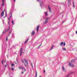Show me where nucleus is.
<instances>
[{"instance_id": "nucleus-1", "label": "nucleus", "mask_w": 77, "mask_h": 77, "mask_svg": "<svg viewBox=\"0 0 77 77\" xmlns=\"http://www.w3.org/2000/svg\"><path fill=\"white\" fill-rule=\"evenodd\" d=\"M22 62L23 63L24 65L26 66V67H27L29 64H28V62H27V60L26 59H24V60H22Z\"/></svg>"}, {"instance_id": "nucleus-2", "label": "nucleus", "mask_w": 77, "mask_h": 77, "mask_svg": "<svg viewBox=\"0 0 77 77\" xmlns=\"http://www.w3.org/2000/svg\"><path fill=\"white\" fill-rule=\"evenodd\" d=\"M48 20H49V17H47L45 19L44 24H45L48 22Z\"/></svg>"}, {"instance_id": "nucleus-3", "label": "nucleus", "mask_w": 77, "mask_h": 77, "mask_svg": "<svg viewBox=\"0 0 77 77\" xmlns=\"http://www.w3.org/2000/svg\"><path fill=\"white\" fill-rule=\"evenodd\" d=\"M69 65L71 67H74V65L72 64L71 62L69 63Z\"/></svg>"}, {"instance_id": "nucleus-4", "label": "nucleus", "mask_w": 77, "mask_h": 77, "mask_svg": "<svg viewBox=\"0 0 77 77\" xmlns=\"http://www.w3.org/2000/svg\"><path fill=\"white\" fill-rule=\"evenodd\" d=\"M66 44L65 43V42H61L60 44V45H61V46H62V45H63V46H65V45H66Z\"/></svg>"}, {"instance_id": "nucleus-5", "label": "nucleus", "mask_w": 77, "mask_h": 77, "mask_svg": "<svg viewBox=\"0 0 77 77\" xmlns=\"http://www.w3.org/2000/svg\"><path fill=\"white\" fill-rule=\"evenodd\" d=\"M62 69L63 71L64 72H66V70L65 69V67H64V66H63L62 67Z\"/></svg>"}, {"instance_id": "nucleus-6", "label": "nucleus", "mask_w": 77, "mask_h": 77, "mask_svg": "<svg viewBox=\"0 0 77 77\" xmlns=\"http://www.w3.org/2000/svg\"><path fill=\"white\" fill-rule=\"evenodd\" d=\"M20 56L22 55V53H24V52L23 51V48H21L20 49Z\"/></svg>"}, {"instance_id": "nucleus-7", "label": "nucleus", "mask_w": 77, "mask_h": 77, "mask_svg": "<svg viewBox=\"0 0 77 77\" xmlns=\"http://www.w3.org/2000/svg\"><path fill=\"white\" fill-rule=\"evenodd\" d=\"M48 8L49 12L51 13V12H52V11H51V8H50V7L48 6Z\"/></svg>"}, {"instance_id": "nucleus-8", "label": "nucleus", "mask_w": 77, "mask_h": 77, "mask_svg": "<svg viewBox=\"0 0 77 77\" xmlns=\"http://www.w3.org/2000/svg\"><path fill=\"white\" fill-rule=\"evenodd\" d=\"M62 50L63 51H66V48H62Z\"/></svg>"}, {"instance_id": "nucleus-9", "label": "nucleus", "mask_w": 77, "mask_h": 77, "mask_svg": "<svg viewBox=\"0 0 77 77\" xmlns=\"http://www.w3.org/2000/svg\"><path fill=\"white\" fill-rule=\"evenodd\" d=\"M4 11L2 12L1 13V17H3V15H4V11Z\"/></svg>"}, {"instance_id": "nucleus-10", "label": "nucleus", "mask_w": 77, "mask_h": 77, "mask_svg": "<svg viewBox=\"0 0 77 77\" xmlns=\"http://www.w3.org/2000/svg\"><path fill=\"white\" fill-rule=\"evenodd\" d=\"M45 16H48V12L46 11L45 12Z\"/></svg>"}, {"instance_id": "nucleus-11", "label": "nucleus", "mask_w": 77, "mask_h": 77, "mask_svg": "<svg viewBox=\"0 0 77 77\" xmlns=\"http://www.w3.org/2000/svg\"><path fill=\"white\" fill-rule=\"evenodd\" d=\"M21 69L23 70L24 71H26V69H25V68H24V67H21Z\"/></svg>"}, {"instance_id": "nucleus-12", "label": "nucleus", "mask_w": 77, "mask_h": 77, "mask_svg": "<svg viewBox=\"0 0 77 77\" xmlns=\"http://www.w3.org/2000/svg\"><path fill=\"white\" fill-rule=\"evenodd\" d=\"M39 26H38L37 27V32H38V30H39Z\"/></svg>"}, {"instance_id": "nucleus-13", "label": "nucleus", "mask_w": 77, "mask_h": 77, "mask_svg": "<svg viewBox=\"0 0 77 77\" xmlns=\"http://www.w3.org/2000/svg\"><path fill=\"white\" fill-rule=\"evenodd\" d=\"M35 31H32L31 33L32 35H35Z\"/></svg>"}, {"instance_id": "nucleus-14", "label": "nucleus", "mask_w": 77, "mask_h": 77, "mask_svg": "<svg viewBox=\"0 0 77 77\" xmlns=\"http://www.w3.org/2000/svg\"><path fill=\"white\" fill-rule=\"evenodd\" d=\"M28 41H29V38H28L25 41V44H26V43H27V42Z\"/></svg>"}, {"instance_id": "nucleus-15", "label": "nucleus", "mask_w": 77, "mask_h": 77, "mask_svg": "<svg viewBox=\"0 0 77 77\" xmlns=\"http://www.w3.org/2000/svg\"><path fill=\"white\" fill-rule=\"evenodd\" d=\"M42 45V43H41V45H39L38 47V48H39Z\"/></svg>"}, {"instance_id": "nucleus-16", "label": "nucleus", "mask_w": 77, "mask_h": 77, "mask_svg": "<svg viewBox=\"0 0 77 77\" xmlns=\"http://www.w3.org/2000/svg\"><path fill=\"white\" fill-rule=\"evenodd\" d=\"M35 74H36V75L35 76V77H37V72L36 71H35Z\"/></svg>"}, {"instance_id": "nucleus-17", "label": "nucleus", "mask_w": 77, "mask_h": 77, "mask_svg": "<svg viewBox=\"0 0 77 77\" xmlns=\"http://www.w3.org/2000/svg\"><path fill=\"white\" fill-rule=\"evenodd\" d=\"M72 73H74L73 72H72L71 73H70L69 74V75H71V74H72Z\"/></svg>"}, {"instance_id": "nucleus-18", "label": "nucleus", "mask_w": 77, "mask_h": 77, "mask_svg": "<svg viewBox=\"0 0 77 77\" xmlns=\"http://www.w3.org/2000/svg\"><path fill=\"white\" fill-rule=\"evenodd\" d=\"M40 4L41 5H42V2H40Z\"/></svg>"}, {"instance_id": "nucleus-19", "label": "nucleus", "mask_w": 77, "mask_h": 77, "mask_svg": "<svg viewBox=\"0 0 77 77\" xmlns=\"http://www.w3.org/2000/svg\"><path fill=\"white\" fill-rule=\"evenodd\" d=\"M14 66V64H11V66Z\"/></svg>"}, {"instance_id": "nucleus-20", "label": "nucleus", "mask_w": 77, "mask_h": 77, "mask_svg": "<svg viewBox=\"0 0 77 77\" xmlns=\"http://www.w3.org/2000/svg\"><path fill=\"white\" fill-rule=\"evenodd\" d=\"M5 14H6L5 17H6V16H7V13L6 12V11H5Z\"/></svg>"}, {"instance_id": "nucleus-21", "label": "nucleus", "mask_w": 77, "mask_h": 77, "mask_svg": "<svg viewBox=\"0 0 77 77\" xmlns=\"http://www.w3.org/2000/svg\"><path fill=\"white\" fill-rule=\"evenodd\" d=\"M11 70H12V71H14V68H11Z\"/></svg>"}, {"instance_id": "nucleus-22", "label": "nucleus", "mask_w": 77, "mask_h": 77, "mask_svg": "<svg viewBox=\"0 0 77 77\" xmlns=\"http://www.w3.org/2000/svg\"><path fill=\"white\" fill-rule=\"evenodd\" d=\"M73 6L74 7V8H75V6L74 5V3H73Z\"/></svg>"}, {"instance_id": "nucleus-23", "label": "nucleus", "mask_w": 77, "mask_h": 77, "mask_svg": "<svg viewBox=\"0 0 77 77\" xmlns=\"http://www.w3.org/2000/svg\"><path fill=\"white\" fill-rule=\"evenodd\" d=\"M8 19H9V21H10V18H8ZM8 23H9V24H10V22H9H9H8Z\"/></svg>"}, {"instance_id": "nucleus-24", "label": "nucleus", "mask_w": 77, "mask_h": 77, "mask_svg": "<svg viewBox=\"0 0 77 77\" xmlns=\"http://www.w3.org/2000/svg\"><path fill=\"white\" fill-rule=\"evenodd\" d=\"M2 1L3 2V3H4V2H5V0H2Z\"/></svg>"}, {"instance_id": "nucleus-25", "label": "nucleus", "mask_w": 77, "mask_h": 77, "mask_svg": "<svg viewBox=\"0 0 77 77\" xmlns=\"http://www.w3.org/2000/svg\"><path fill=\"white\" fill-rule=\"evenodd\" d=\"M69 75H68L67 76H66V77H69Z\"/></svg>"}, {"instance_id": "nucleus-26", "label": "nucleus", "mask_w": 77, "mask_h": 77, "mask_svg": "<svg viewBox=\"0 0 77 77\" xmlns=\"http://www.w3.org/2000/svg\"><path fill=\"white\" fill-rule=\"evenodd\" d=\"M5 68H6V67H7V66H6V65H5Z\"/></svg>"}, {"instance_id": "nucleus-27", "label": "nucleus", "mask_w": 77, "mask_h": 77, "mask_svg": "<svg viewBox=\"0 0 77 77\" xmlns=\"http://www.w3.org/2000/svg\"><path fill=\"white\" fill-rule=\"evenodd\" d=\"M8 41V37H7V38L6 39V41Z\"/></svg>"}, {"instance_id": "nucleus-28", "label": "nucleus", "mask_w": 77, "mask_h": 77, "mask_svg": "<svg viewBox=\"0 0 77 77\" xmlns=\"http://www.w3.org/2000/svg\"><path fill=\"white\" fill-rule=\"evenodd\" d=\"M12 33V32L11 31H10L9 32V33Z\"/></svg>"}, {"instance_id": "nucleus-29", "label": "nucleus", "mask_w": 77, "mask_h": 77, "mask_svg": "<svg viewBox=\"0 0 77 77\" xmlns=\"http://www.w3.org/2000/svg\"><path fill=\"white\" fill-rule=\"evenodd\" d=\"M2 64H3V60L2 61Z\"/></svg>"}, {"instance_id": "nucleus-30", "label": "nucleus", "mask_w": 77, "mask_h": 77, "mask_svg": "<svg viewBox=\"0 0 77 77\" xmlns=\"http://www.w3.org/2000/svg\"><path fill=\"white\" fill-rule=\"evenodd\" d=\"M2 6H4V3H3L2 4Z\"/></svg>"}, {"instance_id": "nucleus-31", "label": "nucleus", "mask_w": 77, "mask_h": 77, "mask_svg": "<svg viewBox=\"0 0 77 77\" xmlns=\"http://www.w3.org/2000/svg\"><path fill=\"white\" fill-rule=\"evenodd\" d=\"M21 74H24V72H23Z\"/></svg>"}, {"instance_id": "nucleus-32", "label": "nucleus", "mask_w": 77, "mask_h": 77, "mask_svg": "<svg viewBox=\"0 0 77 77\" xmlns=\"http://www.w3.org/2000/svg\"><path fill=\"white\" fill-rule=\"evenodd\" d=\"M14 23V21H12V23Z\"/></svg>"}, {"instance_id": "nucleus-33", "label": "nucleus", "mask_w": 77, "mask_h": 77, "mask_svg": "<svg viewBox=\"0 0 77 77\" xmlns=\"http://www.w3.org/2000/svg\"><path fill=\"white\" fill-rule=\"evenodd\" d=\"M75 33L76 34H77V31H76Z\"/></svg>"}, {"instance_id": "nucleus-34", "label": "nucleus", "mask_w": 77, "mask_h": 77, "mask_svg": "<svg viewBox=\"0 0 77 77\" xmlns=\"http://www.w3.org/2000/svg\"><path fill=\"white\" fill-rule=\"evenodd\" d=\"M53 48V47H52L51 48V49H52V48Z\"/></svg>"}, {"instance_id": "nucleus-35", "label": "nucleus", "mask_w": 77, "mask_h": 77, "mask_svg": "<svg viewBox=\"0 0 77 77\" xmlns=\"http://www.w3.org/2000/svg\"><path fill=\"white\" fill-rule=\"evenodd\" d=\"M41 0H37L38 2H39V1H40Z\"/></svg>"}, {"instance_id": "nucleus-36", "label": "nucleus", "mask_w": 77, "mask_h": 77, "mask_svg": "<svg viewBox=\"0 0 77 77\" xmlns=\"http://www.w3.org/2000/svg\"><path fill=\"white\" fill-rule=\"evenodd\" d=\"M9 30V28L8 29H7V31H8V30Z\"/></svg>"}, {"instance_id": "nucleus-37", "label": "nucleus", "mask_w": 77, "mask_h": 77, "mask_svg": "<svg viewBox=\"0 0 77 77\" xmlns=\"http://www.w3.org/2000/svg\"><path fill=\"white\" fill-rule=\"evenodd\" d=\"M12 24H13V25H14V23H13Z\"/></svg>"}, {"instance_id": "nucleus-38", "label": "nucleus", "mask_w": 77, "mask_h": 77, "mask_svg": "<svg viewBox=\"0 0 77 77\" xmlns=\"http://www.w3.org/2000/svg\"><path fill=\"white\" fill-rule=\"evenodd\" d=\"M31 65L32 66V68H33V65Z\"/></svg>"}, {"instance_id": "nucleus-39", "label": "nucleus", "mask_w": 77, "mask_h": 77, "mask_svg": "<svg viewBox=\"0 0 77 77\" xmlns=\"http://www.w3.org/2000/svg\"><path fill=\"white\" fill-rule=\"evenodd\" d=\"M19 69H21V67H19Z\"/></svg>"}, {"instance_id": "nucleus-40", "label": "nucleus", "mask_w": 77, "mask_h": 77, "mask_svg": "<svg viewBox=\"0 0 77 77\" xmlns=\"http://www.w3.org/2000/svg\"><path fill=\"white\" fill-rule=\"evenodd\" d=\"M44 72L45 73V70H44Z\"/></svg>"}, {"instance_id": "nucleus-41", "label": "nucleus", "mask_w": 77, "mask_h": 77, "mask_svg": "<svg viewBox=\"0 0 77 77\" xmlns=\"http://www.w3.org/2000/svg\"><path fill=\"white\" fill-rule=\"evenodd\" d=\"M31 65H32L33 64H32V63H31Z\"/></svg>"}, {"instance_id": "nucleus-42", "label": "nucleus", "mask_w": 77, "mask_h": 77, "mask_svg": "<svg viewBox=\"0 0 77 77\" xmlns=\"http://www.w3.org/2000/svg\"><path fill=\"white\" fill-rule=\"evenodd\" d=\"M14 2H15V0H14Z\"/></svg>"}, {"instance_id": "nucleus-43", "label": "nucleus", "mask_w": 77, "mask_h": 77, "mask_svg": "<svg viewBox=\"0 0 77 77\" xmlns=\"http://www.w3.org/2000/svg\"><path fill=\"white\" fill-rule=\"evenodd\" d=\"M11 17H12V16H10V18H11Z\"/></svg>"}, {"instance_id": "nucleus-44", "label": "nucleus", "mask_w": 77, "mask_h": 77, "mask_svg": "<svg viewBox=\"0 0 77 77\" xmlns=\"http://www.w3.org/2000/svg\"><path fill=\"white\" fill-rule=\"evenodd\" d=\"M52 49L51 48V49H50V50H51Z\"/></svg>"}, {"instance_id": "nucleus-45", "label": "nucleus", "mask_w": 77, "mask_h": 77, "mask_svg": "<svg viewBox=\"0 0 77 77\" xmlns=\"http://www.w3.org/2000/svg\"><path fill=\"white\" fill-rule=\"evenodd\" d=\"M64 23V21L63 22V23Z\"/></svg>"}, {"instance_id": "nucleus-46", "label": "nucleus", "mask_w": 77, "mask_h": 77, "mask_svg": "<svg viewBox=\"0 0 77 77\" xmlns=\"http://www.w3.org/2000/svg\"><path fill=\"white\" fill-rule=\"evenodd\" d=\"M5 62H6V61H5Z\"/></svg>"}, {"instance_id": "nucleus-47", "label": "nucleus", "mask_w": 77, "mask_h": 77, "mask_svg": "<svg viewBox=\"0 0 77 77\" xmlns=\"http://www.w3.org/2000/svg\"><path fill=\"white\" fill-rule=\"evenodd\" d=\"M52 47H54V45H53Z\"/></svg>"}, {"instance_id": "nucleus-48", "label": "nucleus", "mask_w": 77, "mask_h": 77, "mask_svg": "<svg viewBox=\"0 0 77 77\" xmlns=\"http://www.w3.org/2000/svg\"><path fill=\"white\" fill-rule=\"evenodd\" d=\"M39 77H41V76H40Z\"/></svg>"}, {"instance_id": "nucleus-49", "label": "nucleus", "mask_w": 77, "mask_h": 77, "mask_svg": "<svg viewBox=\"0 0 77 77\" xmlns=\"http://www.w3.org/2000/svg\"><path fill=\"white\" fill-rule=\"evenodd\" d=\"M8 36H9V35H8Z\"/></svg>"}, {"instance_id": "nucleus-50", "label": "nucleus", "mask_w": 77, "mask_h": 77, "mask_svg": "<svg viewBox=\"0 0 77 77\" xmlns=\"http://www.w3.org/2000/svg\"><path fill=\"white\" fill-rule=\"evenodd\" d=\"M70 1V0H69V1Z\"/></svg>"}]
</instances>
